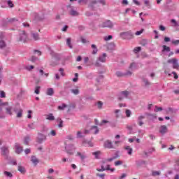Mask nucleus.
I'll use <instances>...</instances> for the list:
<instances>
[{
	"instance_id": "obj_2",
	"label": "nucleus",
	"mask_w": 179,
	"mask_h": 179,
	"mask_svg": "<svg viewBox=\"0 0 179 179\" xmlns=\"http://www.w3.org/2000/svg\"><path fill=\"white\" fill-rule=\"evenodd\" d=\"M120 37L123 40H132L134 38V33L131 31L120 33Z\"/></svg>"
},
{
	"instance_id": "obj_5",
	"label": "nucleus",
	"mask_w": 179,
	"mask_h": 179,
	"mask_svg": "<svg viewBox=\"0 0 179 179\" xmlns=\"http://www.w3.org/2000/svg\"><path fill=\"white\" fill-rule=\"evenodd\" d=\"M128 96H129V92H128V91L121 92L118 94V100H120L121 101L124 100V99H128Z\"/></svg>"
},
{
	"instance_id": "obj_61",
	"label": "nucleus",
	"mask_w": 179,
	"mask_h": 179,
	"mask_svg": "<svg viewBox=\"0 0 179 179\" xmlns=\"http://www.w3.org/2000/svg\"><path fill=\"white\" fill-rule=\"evenodd\" d=\"M172 44H174V45H179V40L172 41Z\"/></svg>"
},
{
	"instance_id": "obj_6",
	"label": "nucleus",
	"mask_w": 179,
	"mask_h": 179,
	"mask_svg": "<svg viewBox=\"0 0 179 179\" xmlns=\"http://www.w3.org/2000/svg\"><path fill=\"white\" fill-rule=\"evenodd\" d=\"M115 75L117 76V78H124V76H131V75H132V72L129 71H127L124 73L121 71H116Z\"/></svg>"
},
{
	"instance_id": "obj_18",
	"label": "nucleus",
	"mask_w": 179,
	"mask_h": 179,
	"mask_svg": "<svg viewBox=\"0 0 179 179\" xmlns=\"http://www.w3.org/2000/svg\"><path fill=\"white\" fill-rule=\"evenodd\" d=\"M57 122H58V127L59 128H64V120H62V119H61V117H58L56 120Z\"/></svg>"
},
{
	"instance_id": "obj_25",
	"label": "nucleus",
	"mask_w": 179,
	"mask_h": 179,
	"mask_svg": "<svg viewBox=\"0 0 179 179\" xmlns=\"http://www.w3.org/2000/svg\"><path fill=\"white\" fill-rule=\"evenodd\" d=\"M100 155H101V152L100 151H96L92 152V156H94V159H100Z\"/></svg>"
},
{
	"instance_id": "obj_10",
	"label": "nucleus",
	"mask_w": 179,
	"mask_h": 179,
	"mask_svg": "<svg viewBox=\"0 0 179 179\" xmlns=\"http://www.w3.org/2000/svg\"><path fill=\"white\" fill-rule=\"evenodd\" d=\"M90 52L92 55H96L97 52H99V49L97 48V45L94 44L91 45Z\"/></svg>"
},
{
	"instance_id": "obj_53",
	"label": "nucleus",
	"mask_w": 179,
	"mask_h": 179,
	"mask_svg": "<svg viewBox=\"0 0 179 179\" xmlns=\"http://www.w3.org/2000/svg\"><path fill=\"white\" fill-rule=\"evenodd\" d=\"M0 97H1V99H4V97H6V94H5V92H3V91H1V92H0Z\"/></svg>"
},
{
	"instance_id": "obj_26",
	"label": "nucleus",
	"mask_w": 179,
	"mask_h": 179,
	"mask_svg": "<svg viewBox=\"0 0 179 179\" xmlns=\"http://www.w3.org/2000/svg\"><path fill=\"white\" fill-rule=\"evenodd\" d=\"M46 94L48 96H53L54 95V89L48 88L46 91Z\"/></svg>"
},
{
	"instance_id": "obj_42",
	"label": "nucleus",
	"mask_w": 179,
	"mask_h": 179,
	"mask_svg": "<svg viewBox=\"0 0 179 179\" xmlns=\"http://www.w3.org/2000/svg\"><path fill=\"white\" fill-rule=\"evenodd\" d=\"M4 176H6V177H9L10 178H12V177H13L12 173L8 171H4Z\"/></svg>"
},
{
	"instance_id": "obj_9",
	"label": "nucleus",
	"mask_w": 179,
	"mask_h": 179,
	"mask_svg": "<svg viewBox=\"0 0 179 179\" xmlns=\"http://www.w3.org/2000/svg\"><path fill=\"white\" fill-rule=\"evenodd\" d=\"M45 139H47V136L41 133H39L38 134L36 142L38 143H43V141H45Z\"/></svg>"
},
{
	"instance_id": "obj_32",
	"label": "nucleus",
	"mask_w": 179,
	"mask_h": 179,
	"mask_svg": "<svg viewBox=\"0 0 179 179\" xmlns=\"http://www.w3.org/2000/svg\"><path fill=\"white\" fill-rule=\"evenodd\" d=\"M29 142H30V136H27L24 138V145H29Z\"/></svg>"
},
{
	"instance_id": "obj_22",
	"label": "nucleus",
	"mask_w": 179,
	"mask_h": 179,
	"mask_svg": "<svg viewBox=\"0 0 179 179\" xmlns=\"http://www.w3.org/2000/svg\"><path fill=\"white\" fill-rule=\"evenodd\" d=\"M124 149H125V150L127 151V154L129 155V156H131L132 155V152H134V150L131 147L126 145L124 147Z\"/></svg>"
},
{
	"instance_id": "obj_58",
	"label": "nucleus",
	"mask_w": 179,
	"mask_h": 179,
	"mask_svg": "<svg viewBox=\"0 0 179 179\" xmlns=\"http://www.w3.org/2000/svg\"><path fill=\"white\" fill-rule=\"evenodd\" d=\"M77 138H83V135H82V131H78L77 132Z\"/></svg>"
},
{
	"instance_id": "obj_41",
	"label": "nucleus",
	"mask_w": 179,
	"mask_h": 179,
	"mask_svg": "<svg viewBox=\"0 0 179 179\" xmlns=\"http://www.w3.org/2000/svg\"><path fill=\"white\" fill-rule=\"evenodd\" d=\"M40 89H41V87L36 86L35 87L34 93H36V94H40Z\"/></svg>"
},
{
	"instance_id": "obj_14",
	"label": "nucleus",
	"mask_w": 179,
	"mask_h": 179,
	"mask_svg": "<svg viewBox=\"0 0 179 179\" xmlns=\"http://www.w3.org/2000/svg\"><path fill=\"white\" fill-rule=\"evenodd\" d=\"M90 131L91 134H93V135H97L100 130L97 126H92L91 127Z\"/></svg>"
},
{
	"instance_id": "obj_47",
	"label": "nucleus",
	"mask_w": 179,
	"mask_h": 179,
	"mask_svg": "<svg viewBox=\"0 0 179 179\" xmlns=\"http://www.w3.org/2000/svg\"><path fill=\"white\" fill-rule=\"evenodd\" d=\"M141 50H142V48L141 47L135 48L134 50V54H138V52H139Z\"/></svg>"
},
{
	"instance_id": "obj_48",
	"label": "nucleus",
	"mask_w": 179,
	"mask_h": 179,
	"mask_svg": "<svg viewBox=\"0 0 179 179\" xmlns=\"http://www.w3.org/2000/svg\"><path fill=\"white\" fill-rule=\"evenodd\" d=\"M89 2V0H78V3H82L83 5H86Z\"/></svg>"
},
{
	"instance_id": "obj_54",
	"label": "nucleus",
	"mask_w": 179,
	"mask_h": 179,
	"mask_svg": "<svg viewBox=\"0 0 179 179\" xmlns=\"http://www.w3.org/2000/svg\"><path fill=\"white\" fill-rule=\"evenodd\" d=\"M37 57H36L35 56H32L30 59H29V61H31V62H36Z\"/></svg>"
},
{
	"instance_id": "obj_51",
	"label": "nucleus",
	"mask_w": 179,
	"mask_h": 179,
	"mask_svg": "<svg viewBox=\"0 0 179 179\" xmlns=\"http://www.w3.org/2000/svg\"><path fill=\"white\" fill-rule=\"evenodd\" d=\"M144 30H145V29H141L140 31H137L136 32V34H135L136 36H141V34H142V33H143Z\"/></svg>"
},
{
	"instance_id": "obj_60",
	"label": "nucleus",
	"mask_w": 179,
	"mask_h": 179,
	"mask_svg": "<svg viewBox=\"0 0 179 179\" xmlns=\"http://www.w3.org/2000/svg\"><path fill=\"white\" fill-rule=\"evenodd\" d=\"M96 3H97V1L96 0L91 1V9H93V5H96Z\"/></svg>"
},
{
	"instance_id": "obj_4",
	"label": "nucleus",
	"mask_w": 179,
	"mask_h": 179,
	"mask_svg": "<svg viewBox=\"0 0 179 179\" xmlns=\"http://www.w3.org/2000/svg\"><path fill=\"white\" fill-rule=\"evenodd\" d=\"M168 64H172L173 69H178L179 64H178V59L176 58L170 59L167 61Z\"/></svg>"
},
{
	"instance_id": "obj_3",
	"label": "nucleus",
	"mask_w": 179,
	"mask_h": 179,
	"mask_svg": "<svg viewBox=\"0 0 179 179\" xmlns=\"http://www.w3.org/2000/svg\"><path fill=\"white\" fill-rule=\"evenodd\" d=\"M27 41V34H26V31H21L19 34L17 41H22L23 43H26Z\"/></svg>"
},
{
	"instance_id": "obj_62",
	"label": "nucleus",
	"mask_w": 179,
	"mask_h": 179,
	"mask_svg": "<svg viewBox=\"0 0 179 179\" xmlns=\"http://www.w3.org/2000/svg\"><path fill=\"white\" fill-rule=\"evenodd\" d=\"M121 164H122V161L115 162V166H121Z\"/></svg>"
},
{
	"instance_id": "obj_15",
	"label": "nucleus",
	"mask_w": 179,
	"mask_h": 179,
	"mask_svg": "<svg viewBox=\"0 0 179 179\" xmlns=\"http://www.w3.org/2000/svg\"><path fill=\"white\" fill-rule=\"evenodd\" d=\"M171 23L172 24L173 27H176L177 30H179V22H177L175 19L171 20Z\"/></svg>"
},
{
	"instance_id": "obj_59",
	"label": "nucleus",
	"mask_w": 179,
	"mask_h": 179,
	"mask_svg": "<svg viewBox=\"0 0 179 179\" xmlns=\"http://www.w3.org/2000/svg\"><path fill=\"white\" fill-rule=\"evenodd\" d=\"M152 176L155 177V176H160V172L158 171H155L152 172Z\"/></svg>"
},
{
	"instance_id": "obj_64",
	"label": "nucleus",
	"mask_w": 179,
	"mask_h": 179,
	"mask_svg": "<svg viewBox=\"0 0 179 179\" xmlns=\"http://www.w3.org/2000/svg\"><path fill=\"white\" fill-rule=\"evenodd\" d=\"M77 155L80 157V159H82V160H83L85 157V155H82V153L80 152L77 153Z\"/></svg>"
},
{
	"instance_id": "obj_16",
	"label": "nucleus",
	"mask_w": 179,
	"mask_h": 179,
	"mask_svg": "<svg viewBox=\"0 0 179 179\" xmlns=\"http://www.w3.org/2000/svg\"><path fill=\"white\" fill-rule=\"evenodd\" d=\"M159 132L162 135H164L167 132V127L166 125H162L159 128Z\"/></svg>"
},
{
	"instance_id": "obj_52",
	"label": "nucleus",
	"mask_w": 179,
	"mask_h": 179,
	"mask_svg": "<svg viewBox=\"0 0 179 179\" xmlns=\"http://www.w3.org/2000/svg\"><path fill=\"white\" fill-rule=\"evenodd\" d=\"M111 38H113V36H111V35H108V36L104 37L105 41H108L111 40Z\"/></svg>"
},
{
	"instance_id": "obj_17",
	"label": "nucleus",
	"mask_w": 179,
	"mask_h": 179,
	"mask_svg": "<svg viewBox=\"0 0 179 179\" xmlns=\"http://www.w3.org/2000/svg\"><path fill=\"white\" fill-rule=\"evenodd\" d=\"M118 157H120V154L118 153V152H116L114 156L111 158L107 159L106 162H113V160H115V159H118Z\"/></svg>"
},
{
	"instance_id": "obj_43",
	"label": "nucleus",
	"mask_w": 179,
	"mask_h": 179,
	"mask_svg": "<svg viewBox=\"0 0 179 179\" xmlns=\"http://www.w3.org/2000/svg\"><path fill=\"white\" fill-rule=\"evenodd\" d=\"M71 92L76 96L79 94V90H78V89H72V90H71Z\"/></svg>"
},
{
	"instance_id": "obj_23",
	"label": "nucleus",
	"mask_w": 179,
	"mask_h": 179,
	"mask_svg": "<svg viewBox=\"0 0 179 179\" xmlns=\"http://www.w3.org/2000/svg\"><path fill=\"white\" fill-rule=\"evenodd\" d=\"M136 164L138 167H141V166H143V164H146V161L143 160H137L136 161Z\"/></svg>"
},
{
	"instance_id": "obj_28",
	"label": "nucleus",
	"mask_w": 179,
	"mask_h": 179,
	"mask_svg": "<svg viewBox=\"0 0 179 179\" xmlns=\"http://www.w3.org/2000/svg\"><path fill=\"white\" fill-rule=\"evenodd\" d=\"M22 117H23V109L20 108L17 113V117L22 118Z\"/></svg>"
},
{
	"instance_id": "obj_8",
	"label": "nucleus",
	"mask_w": 179,
	"mask_h": 179,
	"mask_svg": "<svg viewBox=\"0 0 179 179\" xmlns=\"http://www.w3.org/2000/svg\"><path fill=\"white\" fill-rule=\"evenodd\" d=\"M101 27L103 28L108 27V29H113V27H114V24L110 20H108L103 22L101 24Z\"/></svg>"
},
{
	"instance_id": "obj_1",
	"label": "nucleus",
	"mask_w": 179,
	"mask_h": 179,
	"mask_svg": "<svg viewBox=\"0 0 179 179\" xmlns=\"http://www.w3.org/2000/svg\"><path fill=\"white\" fill-rule=\"evenodd\" d=\"M107 58V54L103 53L102 55H100L94 63V66L97 68H100L101 66V63H104L106 61Z\"/></svg>"
},
{
	"instance_id": "obj_33",
	"label": "nucleus",
	"mask_w": 179,
	"mask_h": 179,
	"mask_svg": "<svg viewBox=\"0 0 179 179\" xmlns=\"http://www.w3.org/2000/svg\"><path fill=\"white\" fill-rule=\"evenodd\" d=\"M70 15L71 16H78L79 15V13H78V11L73 10V9H71V11H70Z\"/></svg>"
},
{
	"instance_id": "obj_40",
	"label": "nucleus",
	"mask_w": 179,
	"mask_h": 179,
	"mask_svg": "<svg viewBox=\"0 0 179 179\" xmlns=\"http://www.w3.org/2000/svg\"><path fill=\"white\" fill-rule=\"evenodd\" d=\"M103 79H104V76L101 75L96 78V80L97 83H100V82H101V80H103Z\"/></svg>"
},
{
	"instance_id": "obj_30",
	"label": "nucleus",
	"mask_w": 179,
	"mask_h": 179,
	"mask_svg": "<svg viewBox=\"0 0 179 179\" xmlns=\"http://www.w3.org/2000/svg\"><path fill=\"white\" fill-rule=\"evenodd\" d=\"M27 127V131H31V129H34L36 128V125H34V123L29 124Z\"/></svg>"
},
{
	"instance_id": "obj_44",
	"label": "nucleus",
	"mask_w": 179,
	"mask_h": 179,
	"mask_svg": "<svg viewBox=\"0 0 179 179\" xmlns=\"http://www.w3.org/2000/svg\"><path fill=\"white\" fill-rule=\"evenodd\" d=\"M141 45H143V47L148 45V40H146V39L141 40Z\"/></svg>"
},
{
	"instance_id": "obj_29",
	"label": "nucleus",
	"mask_w": 179,
	"mask_h": 179,
	"mask_svg": "<svg viewBox=\"0 0 179 179\" xmlns=\"http://www.w3.org/2000/svg\"><path fill=\"white\" fill-rule=\"evenodd\" d=\"M145 115H147L148 117H149L150 120H156V118H157L156 114L145 113Z\"/></svg>"
},
{
	"instance_id": "obj_13",
	"label": "nucleus",
	"mask_w": 179,
	"mask_h": 179,
	"mask_svg": "<svg viewBox=\"0 0 179 179\" xmlns=\"http://www.w3.org/2000/svg\"><path fill=\"white\" fill-rule=\"evenodd\" d=\"M15 152L20 155V153H22L23 152V147L20 146V144L15 143Z\"/></svg>"
},
{
	"instance_id": "obj_55",
	"label": "nucleus",
	"mask_w": 179,
	"mask_h": 179,
	"mask_svg": "<svg viewBox=\"0 0 179 179\" xmlns=\"http://www.w3.org/2000/svg\"><path fill=\"white\" fill-rule=\"evenodd\" d=\"M7 3L10 8H13V6H15L12 1H8Z\"/></svg>"
},
{
	"instance_id": "obj_49",
	"label": "nucleus",
	"mask_w": 179,
	"mask_h": 179,
	"mask_svg": "<svg viewBox=\"0 0 179 179\" xmlns=\"http://www.w3.org/2000/svg\"><path fill=\"white\" fill-rule=\"evenodd\" d=\"M103 124H110V121L103 120L99 124V126L101 127L103 126Z\"/></svg>"
},
{
	"instance_id": "obj_12",
	"label": "nucleus",
	"mask_w": 179,
	"mask_h": 179,
	"mask_svg": "<svg viewBox=\"0 0 179 179\" xmlns=\"http://www.w3.org/2000/svg\"><path fill=\"white\" fill-rule=\"evenodd\" d=\"M1 155L2 156H5V157H8V155H9V148L8 147H2L1 148Z\"/></svg>"
},
{
	"instance_id": "obj_45",
	"label": "nucleus",
	"mask_w": 179,
	"mask_h": 179,
	"mask_svg": "<svg viewBox=\"0 0 179 179\" xmlns=\"http://www.w3.org/2000/svg\"><path fill=\"white\" fill-rule=\"evenodd\" d=\"M125 114H126V117H127V118H129V117H131V115L132 114V113L131 112V110H126L125 111Z\"/></svg>"
},
{
	"instance_id": "obj_46",
	"label": "nucleus",
	"mask_w": 179,
	"mask_h": 179,
	"mask_svg": "<svg viewBox=\"0 0 179 179\" xmlns=\"http://www.w3.org/2000/svg\"><path fill=\"white\" fill-rule=\"evenodd\" d=\"M96 170H97V171H99L100 173L107 171V169L104 167V165H101V169H97Z\"/></svg>"
},
{
	"instance_id": "obj_7",
	"label": "nucleus",
	"mask_w": 179,
	"mask_h": 179,
	"mask_svg": "<svg viewBox=\"0 0 179 179\" xmlns=\"http://www.w3.org/2000/svg\"><path fill=\"white\" fill-rule=\"evenodd\" d=\"M65 149L69 155H73V151L75 149V145L73 144H70L68 145H66Z\"/></svg>"
},
{
	"instance_id": "obj_36",
	"label": "nucleus",
	"mask_w": 179,
	"mask_h": 179,
	"mask_svg": "<svg viewBox=\"0 0 179 179\" xmlns=\"http://www.w3.org/2000/svg\"><path fill=\"white\" fill-rule=\"evenodd\" d=\"M95 106H97V108H99V110H101V108H103V103L101 101L96 102L95 103Z\"/></svg>"
},
{
	"instance_id": "obj_57",
	"label": "nucleus",
	"mask_w": 179,
	"mask_h": 179,
	"mask_svg": "<svg viewBox=\"0 0 179 179\" xmlns=\"http://www.w3.org/2000/svg\"><path fill=\"white\" fill-rule=\"evenodd\" d=\"M5 38V32L0 31V40H3Z\"/></svg>"
},
{
	"instance_id": "obj_31",
	"label": "nucleus",
	"mask_w": 179,
	"mask_h": 179,
	"mask_svg": "<svg viewBox=\"0 0 179 179\" xmlns=\"http://www.w3.org/2000/svg\"><path fill=\"white\" fill-rule=\"evenodd\" d=\"M31 162H32L34 164H37L38 163V159H37V157H36V156H32L31 157Z\"/></svg>"
},
{
	"instance_id": "obj_35",
	"label": "nucleus",
	"mask_w": 179,
	"mask_h": 179,
	"mask_svg": "<svg viewBox=\"0 0 179 179\" xmlns=\"http://www.w3.org/2000/svg\"><path fill=\"white\" fill-rule=\"evenodd\" d=\"M155 149H152V150H150L149 152H146V151H144L143 153L145 156V157H149V153L150 155H152V153H153Z\"/></svg>"
},
{
	"instance_id": "obj_11",
	"label": "nucleus",
	"mask_w": 179,
	"mask_h": 179,
	"mask_svg": "<svg viewBox=\"0 0 179 179\" xmlns=\"http://www.w3.org/2000/svg\"><path fill=\"white\" fill-rule=\"evenodd\" d=\"M104 148H106L107 149H113L114 146L113 145V142L110 140H107L103 143Z\"/></svg>"
},
{
	"instance_id": "obj_19",
	"label": "nucleus",
	"mask_w": 179,
	"mask_h": 179,
	"mask_svg": "<svg viewBox=\"0 0 179 179\" xmlns=\"http://www.w3.org/2000/svg\"><path fill=\"white\" fill-rule=\"evenodd\" d=\"M17 170L21 174H26V168L24 166L19 165Z\"/></svg>"
},
{
	"instance_id": "obj_27",
	"label": "nucleus",
	"mask_w": 179,
	"mask_h": 179,
	"mask_svg": "<svg viewBox=\"0 0 179 179\" xmlns=\"http://www.w3.org/2000/svg\"><path fill=\"white\" fill-rule=\"evenodd\" d=\"M46 120H48L49 121H54L55 120V117L52 115V113H50L49 115H47Z\"/></svg>"
},
{
	"instance_id": "obj_37",
	"label": "nucleus",
	"mask_w": 179,
	"mask_h": 179,
	"mask_svg": "<svg viewBox=\"0 0 179 179\" xmlns=\"http://www.w3.org/2000/svg\"><path fill=\"white\" fill-rule=\"evenodd\" d=\"M66 44L69 47V48H73L71 38H68L66 39Z\"/></svg>"
},
{
	"instance_id": "obj_20",
	"label": "nucleus",
	"mask_w": 179,
	"mask_h": 179,
	"mask_svg": "<svg viewBox=\"0 0 179 179\" xmlns=\"http://www.w3.org/2000/svg\"><path fill=\"white\" fill-rule=\"evenodd\" d=\"M162 52H170L171 48L166 45H162Z\"/></svg>"
},
{
	"instance_id": "obj_24",
	"label": "nucleus",
	"mask_w": 179,
	"mask_h": 179,
	"mask_svg": "<svg viewBox=\"0 0 179 179\" xmlns=\"http://www.w3.org/2000/svg\"><path fill=\"white\" fill-rule=\"evenodd\" d=\"M144 118H145V116L143 115H141L138 117V122L140 127H142V125H143V122H142V120H144Z\"/></svg>"
},
{
	"instance_id": "obj_21",
	"label": "nucleus",
	"mask_w": 179,
	"mask_h": 179,
	"mask_svg": "<svg viewBox=\"0 0 179 179\" xmlns=\"http://www.w3.org/2000/svg\"><path fill=\"white\" fill-rule=\"evenodd\" d=\"M31 37H32V38H34V40L35 41H37V40H40V36H38V34L37 33H31Z\"/></svg>"
},
{
	"instance_id": "obj_50",
	"label": "nucleus",
	"mask_w": 179,
	"mask_h": 179,
	"mask_svg": "<svg viewBox=\"0 0 179 179\" xmlns=\"http://www.w3.org/2000/svg\"><path fill=\"white\" fill-rule=\"evenodd\" d=\"M66 107V104L63 103L62 106H58V110H64Z\"/></svg>"
},
{
	"instance_id": "obj_63",
	"label": "nucleus",
	"mask_w": 179,
	"mask_h": 179,
	"mask_svg": "<svg viewBox=\"0 0 179 179\" xmlns=\"http://www.w3.org/2000/svg\"><path fill=\"white\" fill-rule=\"evenodd\" d=\"M59 72H61L62 76H65V73H64V69L60 68V69H59Z\"/></svg>"
},
{
	"instance_id": "obj_56",
	"label": "nucleus",
	"mask_w": 179,
	"mask_h": 179,
	"mask_svg": "<svg viewBox=\"0 0 179 179\" xmlns=\"http://www.w3.org/2000/svg\"><path fill=\"white\" fill-rule=\"evenodd\" d=\"M13 22H17V20H16L15 18H11L7 20V23H13Z\"/></svg>"
},
{
	"instance_id": "obj_39",
	"label": "nucleus",
	"mask_w": 179,
	"mask_h": 179,
	"mask_svg": "<svg viewBox=\"0 0 179 179\" xmlns=\"http://www.w3.org/2000/svg\"><path fill=\"white\" fill-rule=\"evenodd\" d=\"M143 82L145 83V86H150V82H149L148 78H143Z\"/></svg>"
},
{
	"instance_id": "obj_38",
	"label": "nucleus",
	"mask_w": 179,
	"mask_h": 179,
	"mask_svg": "<svg viewBox=\"0 0 179 179\" xmlns=\"http://www.w3.org/2000/svg\"><path fill=\"white\" fill-rule=\"evenodd\" d=\"M6 111L7 114L12 115V107L11 106H8V107L6 108Z\"/></svg>"
},
{
	"instance_id": "obj_34",
	"label": "nucleus",
	"mask_w": 179,
	"mask_h": 179,
	"mask_svg": "<svg viewBox=\"0 0 179 179\" xmlns=\"http://www.w3.org/2000/svg\"><path fill=\"white\" fill-rule=\"evenodd\" d=\"M6 47V43L3 39H0V48H5Z\"/></svg>"
}]
</instances>
